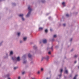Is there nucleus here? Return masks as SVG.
Wrapping results in <instances>:
<instances>
[{
	"label": "nucleus",
	"instance_id": "nucleus-1",
	"mask_svg": "<svg viewBox=\"0 0 79 79\" xmlns=\"http://www.w3.org/2000/svg\"><path fill=\"white\" fill-rule=\"evenodd\" d=\"M28 9L29 11L28 12L27 15H26L27 17H29V16H30V15H31V11L32 10V8H31V6H29L28 8Z\"/></svg>",
	"mask_w": 79,
	"mask_h": 79
},
{
	"label": "nucleus",
	"instance_id": "nucleus-2",
	"mask_svg": "<svg viewBox=\"0 0 79 79\" xmlns=\"http://www.w3.org/2000/svg\"><path fill=\"white\" fill-rule=\"evenodd\" d=\"M17 35L18 37H19V36H20V35H21V32H17Z\"/></svg>",
	"mask_w": 79,
	"mask_h": 79
},
{
	"label": "nucleus",
	"instance_id": "nucleus-3",
	"mask_svg": "<svg viewBox=\"0 0 79 79\" xmlns=\"http://www.w3.org/2000/svg\"><path fill=\"white\" fill-rule=\"evenodd\" d=\"M23 16H24L23 14H20L19 15V17H21V18H23Z\"/></svg>",
	"mask_w": 79,
	"mask_h": 79
},
{
	"label": "nucleus",
	"instance_id": "nucleus-4",
	"mask_svg": "<svg viewBox=\"0 0 79 79\" xmlns=\"http://www.w3.org/2000/svg\"><path fill=\"white\" fill-rule=\"evenodd\" d=\"M17 61H20V57H19L18 56L17 58Z\"/></svg>",
	"mask_w": 79,
	"mask_h": 79
},
{
	"label": "nucleus",
	"instance_id": "nucleus-5",
	"mask_svg": "<svg viewBox=\"0 0 79 79\" xmlns=\"http://www.w3.org/2000/svg\"><path fill=\"white\" fill-rule=\"evenodd\" d=\"M47 42L46 40H43V43L44 44H46V43Z\"/></svg>",
	"mask_w": 79,
	"mask_h": 79
},
{
	"label": "nucleus",
	"instance_id": "nucleus-6",
	"mask_svg": "<svg viewBox=\"0 0 79 79\" xmlns=\"http://www.w3.org/2000/svg\"><path fill=\"white\" fill-rule=\"evenodd\" d=\"M62 5H63V6H66V5H65V2H62Z\"/></svg>",
	"mask_w": 79,
	"mask_h": 79
},
{
	"label": "nucleus",
	"instance_id": "nucleus-7",
	"mask_svg": "<svg viewBox=\"0 0 79 79\" xmlns=\"http://www.w3.org/2000/svg\"><path fill=\"white\" fill-rule=\"evenodd\" d=\"M27 37H24L23 38V40H27Z\"/></svg>",
	"mask_w": 79,
	"mask_h": 79
},
{
	"label": "nucleus",
	"instance_id": "nucleus-8",
	"mask_svg": "<svg viewBox=\"0 0 79 79\" xmlns=\"http://www.w3.org/2000/svg\"><path fill=\"white\" fill-rule=\"evenodd\" d=\"M43 29V28L42 27H40L39 28V31H42Z\"/></svg>",
	"mask_w": 79,
	"mask_h": 79
},
{
	"label": "nucleus",
	"instance_id": "nucleus-9",
	"mask_svg": "<svg viewBox=\"0 0 79 79\" xmlns=\"http://www.w3.org/2000/svg\"><path fill=\"white\" fill-rule=\"evenodd\" d=\"M57 37V35H53V38H56Z\"/></svg>",
	"mask_w": 79,
	"mask_h": 79
},
{
	"label": "nucleus",
	"instance_id": "nucleus-10",
	"mask_svg": "<svg viewBox=\"0 0 79 79\" xmlns=\"http://www.w3.org/2000/svg\"><path fill=\"white\" fill-rule=\"evenodd\" d=\"M77 77V75H76L73 78V79H76V77Z\"/></svg>",
	"mask_w": 79,
	"mask_h": 79
},
{
	"label": "nucleus",
	"instance_id": "nucleus-11",
	"mask_svg": "<svg viewBox=\"0 0 79 79\" xmlns=\"http://www.w3.org/2000/svg\"><path fill=\"white\" fill-rule=\"evenodd\" d=\"M28 57H29V58H31V56H32V55H31V54H29L28 55Z\"/></svg>",
	"mask_w": 79,
	"mask_h": 79
},
{
	"label": "nucleus",
	"instance_id": "nucleus-12",
	"mask_svg": "<svg viewBox=\"0 0 79 79\" xmlns=\"http://www.w3.org/2000/svg\"><path fill=\"white\" fill-rule=\"evenodd\" d=\"M48 58H49V57L48 56H47L45 58V59H46V60H48Z\"/></svg>",
	"mask_w": 79,
	"mask_h": 79
},
{
	"label": "nucleus",
	"instance_id": "nucleus-13",
	"mask_svg": "<svg viewBox=\"0 0 79 79\" xmlns=\"http://www.w3.org/2000/svg\"><path fill=\"white\" fill-rule=\"evenodd\" d=\"M65 73L66 74H68V70H66L65 71Z\"/></svg>",
	"mask_w": 79,
	"mask_h": 79
},
{
	"label": "nucleus",
	"instance_id": "nucleus-14",
	"mask_svg": "<svg viewBox=\"0 0 79 79\" xmlns=\"http://www.w3.org/2000/svg\"><path fill=\"white\" fill-rule=\"evenodd\" d=\"M42 3H44L45 2V0H42Z\"/></svg>",
	"mask_w": 79,
	"mask_h": 79
},
{
	"label": "nucleus",
	"instance_id": "nucleus-15",
	"mask_svg": "<svg viewBox=\"0 0 79 79\" xmlns=\"http://www.w3.org/2000/svg\"><path fill=\"white\" fill-rule=\"evenodd\" d=\"M45 32H46V33H47V32H48V30L46 29L45 30Z\"/></svg>",
	"mask_w": 79,
	"mask_h": 79
},
{
	"label": "nucleus",
	"instance_id": "nucleus-16",
	"mask_svg": "<svg viewBox=\"0 0 79 79\" xmlns=\"http://www.w3.org/2000/svg\"><path fill=\"white\" fill-rule=\"evenodd\" d=\"M22 21H24L25 20V19H24V17H22Z\"/></svg>",
	"mask_w": 79,
	"mask_h": 79
},
{
	"label": "nucleus",
	"instance_id": "nucleus-17",
	"mask_svg": "<svg viewBox=\"0 0 79 79\" xmlns=\"http://www.w3.org/2000/svg\"><path fill=\"white\" fill-rule=\"evenodd\" d=\"M66 16L67 17H69V15H68V14H67L66 15Z\"/></svg>",
	"mask_w": 79,
	"mask_h": 79
},
{
	"label": "nucleus",
	"instance_id": "nucleus-18",
	"mask_svg": "<svg viewBox=\"0 0 79 79\" xmlns=\"http://www.w3.org/2000/svg\"><path fill=\"white\" fill-rule=\"evenodd\" d=\"M34 48H35V49H36L37 48V47H36V46H34Z\"/></svg>",
	"mask_w": 79,
	"mask_h": 79
},
{
	"label": "nucleus",
	"instance_id": "nucleus-19",
	"mask_svg": "<svg viewBox=\"0 0 79 79\" xmlns=\"http://www.w3.org/2000/svg\"><path fill=\"white\" fill-rule=\"evenodd\" d=\"M10 55H13V52H12V51L10 52Z\"/></svg>",
	"mask_w": 79,
	"mask_h": 79
},
{
	"label": "nucleus",
	"instance_id": "nucleus-20",
	"mask_svg": "<svg viewBox=\"0 0 79 79\" xmlns=\"http://www.w3.org/2000/svg\"><path fill=\"white\" fill-rule=\"evenodd\" d=\"M26 61H24V62H23V63L24 64H25V63H26Z\"/></svg>",
	"mask_w": 79,
	"mask_h": 79
},
{
	"label": "nucleus",
	"instance_id": "nucleus-21",
	"mask_svg": "<svg viewBox=\"0 0 79 79\" xmlns=\"http://www.w3.org/2000/svg\"><path fill=\"white\" fill-rule=\"evenodd\" d=\"M25 72H23L22 73V74L23 75L24 74H25Z\"/></svg>",
	"mask_w": 79,
	"mask_h": 79
},
{
	"label": "nucleus",
	"instance_id": "nucleus-22",
	"mask_svg": "<svg viewBox=\"0 0 79 79\" xmlns=\"http://www.w3.org/2000/svg\"><path fill=\"white\" fill-rule=\"evenodd\" d=\"M12 4L14 6H15V5H16V4H15V3H13Z\"/></svg>",
	"mask_w": 79,
	"mask_h": 79
},
{
	"label": "nucleus",
	"instance_id": "nucleus-23",
	"mask_svg": "<svg viewBox=\"0 0 79 79\" xmlns=\"http://www.w3.org/2000/svg\"><path fill=\"white\" fill-rule=\"evenodd\" d=\"M77 55H75L74 56V58H77Z\"/></svg>",
	"mask_w": 79,
	"mask_h": 79
},
{
	"label": "nucleus",
	"instance_id": "nucleus-24",
	"mask_svg": "<svg viewBox=\"0 0 79 79\" xmlns=\"http://www.w3.org/2000/svg\"><path fill=\"white\" fill-rule=\"evenodd\" d=\"M62 72H63V69H61L60 70V73H62Z\"/></svg>",
	"mask_w": 79,
	"mask_h": 79
},
{
	"label": "nucleus",
	"instance_id": "nucleus-25",
	"mask_svg": "<svg viewBox=\"0 0 79 79\" xmlns=\"http://www.w3.org/2000/svg\"><path fill=\"white\" fill-rule=\"evenodd\" d=\"M63 26H66V24L64 23V24H63Z\"/></svg>",
	"mask_w": 79,
	"mask_h": 79
},
{
	"label": "nucleus",
	"instance_id": "nucleus-26",
	"mask_svg": "<svg viewBox=\"0 0 79 79\" xmlns=\"http://www.w3.org/2000/svg\"><path fill=\"white\" fill-rule=\"evenodd\" d=\"M43 70H44V69L43 68H41V71H43Z\"/></svg>",
	"mask_w": 79,
	"mask_h": 79
},
{
	"label": "nucleus",
	"instance_id": "nucleus-27",
	"mask_svg": "<svg viewBox=\"0 0 79 79\" xmlns=\"http://www.w3.org/2000/svg\"><path fill=\"white\" fill-rule=\"evenodd\" d=\"M17 69V67H14V69Z\"/></svg>",
	"mask_w": 79,
	"mask_h": 79
},
{
	"label": "nucleus",
	"instance_id": "nucleus-28",
	"mask_svg": "<svg viewBox=\"0 0 79 79\" xmlns=\"http://www.w3.org/2000/svg\"><path fill=\"white\" fill-rule=\"evenodd\" d=\"M51 18H52V17H49V19H51Z\"/></svg>",
	"mask_w": 79,
	"mask_h": 79
},
{
	"label": "nucleus",
	"instance_id": "nucleus-29",
	"mask_svg": "<svg viewBox=\"0 0 79 79\" xmlns=\"http://www.w3.org/2000/svg\"><path fill=\"white\" fill-rule=\"evenodd\" d=\"M59 77H61V74H60V75H59Z\"/></svg>",
	"mask_w": 79,
	"mask_h": 79
},
{
	"label": "nucleus",
	"instance_id": "nucleus-30",
	"mask_svg": "<svg viewBox=\"0 0 79 79\" xmlns=\"http://www.w3.org/2000/svg\"><path fill=\"white\" fill-rule=\"evenodd\" d=\"M48 54H51V52H48Z\"/></svg>",
	"mask_w": 79,
	"mask_h": 79
},
{
	"label": "nucleus",
	"instance_id": "nucleus-31",
	"mask_svg": "<svg viewBox=\"0 0 79 79\" xmlns=\"http://www.w3.org/2000/svg\"><path fill=\"white\" fill-rule=\"evenodd\" d=\"M12 59L13 60H14L15 59V58H13V57H12Z\"/></svg>",
	"mask_w": 79,
	"mask_h": 79
},
{
	"label": "nucleus",
	"instance_id": "nucleus-32",
	"mask_svg": "<svg viewBox=\"0 0 79 79\" xmlns=\"http://www.w3.org/2000/svg\"><path fill=\"white\" fill-rule=\"evenodd\" d=\"M38 74H40V71H38Z\"/></svg>",
	"mask_w": 79,
	"mask_h": 79
},
{
	"label": "nucleus",
	"instance_id": "nucleus-33",
	"mask_svg": "<svg viewBox=\"0 0 79 79\" xmlns=\"http://www.w3.org/2000/svg\"><path fill=\"white\" fill-rule=\"evenodd\" d=\"M21 79V77H19L18 79Z\"/></svg>",
	"mask_w": 79,
	"mask_h": 79
},
{
	"label": "nucleus",
	"instance_id": "nucleus-34",
	"mask_svg": "<svg viewBox=\"0 0 79 79\" xmlns=\"http://www.w3.org/2000/svg\"><path fill=\"white\" fill-rule=\"evenodd\" d=\"M51 49H52V50H53V46L52 47V48H51Z\"/></svg>",
	"mask_w": 79,
	"mask_h": 79
},
{
	"label": "nucleus",
	"instance_id": "nucleus-35",
	"mask_svg": "<svg viewBox=\"0 0 79 79\" xmlns=\"http://www.w3.org/2000/svg\"><path fill=\"white\" fill-rule=\"evenodd\" d=\"M76 61H75L74 62V63H76Z\"/></svg>",
	"mask_w": 79,
	"mask_h": 79
},
{
	"label": "nucleus",
	"instance_id": "nucleus-36",
	"mask_svg": "<svg viewBox=\"0 0 79 79\" xmlns=\"http://www.w3.org/2000/svg\"><path fill=\"white\" fill-rule=\"evenodd\" d=\"M73 38H71V40H73Z\"/></svg>",
	"mask_w": 79,
	"mask_h": 79
},
{
	"label": "nucleus",
	"instance_id": "nucleus-37",
	"mask_svg": "<svg viewBox=\"0 0 79 79\" xmlns=\"http://www.w3.org/2000/svg\"><path fill=\"white\" fill-rule=\"evenodd\" d=\"M25 56H23V57H25Z\"/></svg>",
	"mask_w": 79,
	"mask_h": 79
},
{
	"label": "nucleus",
	"instance_id": "nucleus-38",
	"mask_svg": "<svg viewBox=\"0 0 79 79\" xmlns=\"http://www.w3.org/2000/svg\"><path fill=\"white\" fill-rule=\"evenodd\" d=\"M20 43H22V41H20Z\"/></svg>",
	"mask_w": 79,
	"mask_h": 79
},
{
	"label": "nucleus",
	"instance_id": "nucleus-39",
	"mask_svg": "<svg viewBox=\"0 0 79 79\" xmlns=\"http://www.w3.org/2000/svg\"><path fill=\"white\" fill-rule=\"evenodd\" d=\"M48 14H49V13H48L46 15H48Z\"/></svg>",
	"mask_w": 79,
	"mask_h": 79
},
{
	"label": "nucleus",
	"instance_id": "nucleus-40",
	"mask_svg": "<svg viewBox=\"0 0 79 79\" xmlns=\"http://www.w3.org/2000/svg\"><path fill=\"white\" fill-rule=\"evenodd\" d=\"M23 41H24V42H25V41H26V40H24Z\"/></svg>",
	"mask_w": 79,
	"mask_h": 79
},
{
	"label": "nucleus",
	"instance_id": "nucleus-41",
	"mask_svg": "<svg viewBox=\"0 0 79 79\" xmlns=\"http://www.w3.org/2000/svg\"><path fill=\"white\" fill-rule=\"evenodd\" d=\"M51 31H52V29H50Z\"/></svg>",
	"mask_w": 79,
	"mask_h": 79
},
{
	"label": "nucleus",
	"instance_id": "nucleus-42",
	"mask_svg": "<svg viewBox=\"0 0 79 79\" xmlns=\"http://www.w3.org/2000/svg\"><path fill=\"white\" fill-rule=\"evenodd\" d=\"M64 78H65V79L66 78V77H64Z\"/></svg>",
	"mask_w": 79,
	"mask_h": 79
},
{
	"label": "nucleus",
	"instance_id": "nucleus-43",
	"mask_svg": "<svg viewBox=\"0 0 79 79\" xmlns=\"http://www.w3.org/2000/svg\"><path fill=\"white\" fill-rule=\"evenodd\" d=\"M8 79H11V78H9Z\"/></svg>",
	"mask_w": 79,
	"mask_h": 79
},
{
	"label": "nucleus",
	"instance_id": "nucleus-44",
	"mask_svg": "<svg viewBox=\"0 0 79 79\" xmlns=\"http://www.w3.org/2000/svg\"><path fill=\"white\" fill-rule=\"evenodd\" d=\"M2 0H0V2H1V1H2Z\"/></svg>",
	"mask_w": 79,
	"mask_h": 79
},
{
	"label": "nucleus",
	"instance_id": "nucleus-45",
	"mask_svg": "<svg viewBox=\"0 0 79 79\" xmlns=\"http://www.w3.org/2000/svg\"><path fill=\"white\" fill-rule=\"evenodd\" d=\"M47 79H48V78H47Z\"/></svg>",
	"mask_w": 79,
	"mask_h": 79
},
{
	"label": "nucleus",
	"instance_id": "nucleus-46",
	"mask_svg": "<svg viewBox=\"0 0 79 79\" xmlns=\"http://www.w3.org/2000/svg\"><path fill=\"white\" fill-rule=\"evenodd\" d=\"M41 43V42H40V44Z\"/></svg>",
	"mask_w": 79,
	"mask_h": 79
},
{
	"label": "nucleus",
	"instance_id": "nucleus-47",
	"mask_svg": "<svg viewBox=\"0 0 79 79\" xmlns=\"http://www.w3.org/2000/svg\"><path fill=\"white\" fill-rule=\"evenodd\" d=\"M34 79V78H33V79Z\"/></svg>",
	"mask_w": 79,
	"mask_h": 79
}]
</instances>
